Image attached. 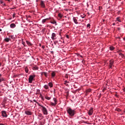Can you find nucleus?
<instances>
[{
  "mask_svg": "<svg viewBox=\"0 0 125 125\" xmlns=\"http://www.w3.org/2000/svg\"><path fill=\"white\" fill-rule=\"evenodd\" d=\"M67 113H68L69 116L71 117H74L76 115V109H73L71 107L66 109Z\"/></svg>",
  "mask_w": 125,
  "mask_h": 125,
  "instance_id": "nucleus-1",
  "label": "nucleus"
},
{
  "mask_svg": "<svg viewBox=\"0 0 125 125\" xmlns=\"http://www.w3.org/2000/svg\"><path fill=\"white\" fill-rule=\"evenodd\" d=\"M38 106L42 107V111L44 115H47V109H46V108H45L43 106L41 105V104H38Z\"/></svg>",
  "mask_w": 125,
  "mask_h": 125,
  "instance_id": "nucleus-2",
  "label": "nucleus"
},
{
  "mask_svg": "<svg viewBox=\"0 0 125 125\" xmlns=\"http://www.w3.org/2000/svg\"><path fill=\"white\" fill-rule=\"evenodd\" d=\"M36 78V75H30L29 76V78L28 79V82L29 83H33V81H34V79Z\"/></svg>",
  "mask_w": 125,
  "mask_h": 125,
  "instance_id": "nucleus-3",
  "label": "nucleus"
},
{
  "mask_svg": "<svg viewBox=\"0 0 125 125\" xmlns=\"http://www.w3.org/2000/svg\"><path fill=\"white\" fill-rule=\"evenodd\" d=\"M113 64H114V61L110 60L109 62V68H110V69H113Z\"/></svg>",
  "mask_w": 125,
  "mask_h": 125,
  "instance_id": "nucleus-4",
  "label": "nucleus"
},
{
  "mask_svg": "<svg viewBox=\"0 0 125 125\" xmlns=\"http://www.w3.org/2000/svg\"><path fill=\"white\" fill-rule=\"evenodd\" d=\"M2 117H5V118H7V114H6V111L5 110H3L1 111Z\"/></svg>",
  "mask_w": 125,
  "mask_h": 125,
  "instance_id": "nucleus-5",
  "label": "nucleus"
},
{
  "mask_svg": "<svg viewBox=\"0 0 125 125\" xmlns=\"http://www.w3.org/2000/svg\"><path fill=\"white\" fill-rule=\"evenodd\" d=\"M93 114V108L91 107L88 111V115L91 116Z\"/></svg>",
  "mask_w": 125,
  "mask_h": 125,
  "instance_id": "nucleus-6",
  "label": "nucleus"
},
{
  "mask_svg": "<svg viewBox=\"0 0 125 125\" xmlns=\"http://www.w3.org/2000/svg\"><path fill=\"white\" fill-rule=\"evenodd\" d=\"M51 39L53 40H56V34H55V33H53L52 34Z\"/></svg>",
  "mask_w": 125,
  "mask_h": 125,
  "instance_id": "nucleus-7",
  "label": "nucleus"
},
{
  "mask_svg": "<svg viewBox=\"0 0 125 125\" xmlns=\"http://www.w3.org/2000/svg\"><path fill=\"white\" fill-rule=\"evenodd\" d=\"M25 113L26 114V115H27L28 116H31V115H32V112L28 110L25 111Z\"/></svg>",
  "mask_w": 125,
  "mask_h": 125,
  "instance_id": "nucleus-8",
  "label": "nucleus"
},
{
  "mask_svg": "<svg viewBox=\"0 0 125 125\" xmlns=\"http://www.w3.org/2000/svg\"><path fill=\"white\" fill-rule=\"evenodd\" d=\"M16 27V25L15 23H12L10 24V28H12V29H14Z\"/></svg>",
  "mask_w": 125,
  "mask_h": 125,
  "instance_id": "nucleus-9",
  "label": "nucleus"
},
{
  "mask_svg": "<svg viewBox=\"0 0 125 125\" xmlns=\"http://www.w3.org/2000/svg\"><path fill=\"white\" fill-rule=\"evenodd\" d=\"M41 5L42 7H45V5H44V1H41Z\"/></svg>",
  "mask_w": 125,
  "mask_h": 125,
  "instance_id": "nucleus-10",
  "label": "nucleus"
},
{
  "mask_svg": "<svg viewBox=\"0 0 125 125\" xmlns=\"http://www.w3.org/2000/svg\"><path fill=\"white\" fill-rule=\"evenodd\" d=\"M73 21L75 24H78L79 22H78V20L76 19V18L74 17L73 18Z\"/></svg>",
  "mask_w": 125,
  "mask_h": 125,
  "instance_id": "nucleus-11",
  "label": "nucleus"
},
{
  "mask_svg": "<svg viewBox=\"0 0 125 125\" xmlns=\"http://www.w3.org/2000/svg\"><path fill=\"white\" fill-rule=\"evenodd\" d=\"M55 75H56V73H55V71H52L51 73V76L52 78H54V77H55Z\"/></svg>",
  "mask_w": 125,
  "mask_h": 125,
  "instance_id": "nucleus-12",
  "label": "nucleus"
},
{
  "mask_svg": "<svg viewBox=\"0 0 125 125\" xmlns=\"http://www.w3.org/2000/svg\"><path fill=\"white\" fill-rule=\"evenodd\" d=\"M42 76H45V77H47V73L46 72H42L41 73Z\"/></svg>",
  "mask_w": 125,
  "mask_h": 125,
  "instance_id": "nucleus-13",
  "label": "nucleus"
},
{
  "mask_svg": "<svg viewBox=\"0 0 125 125\" xmlns=\"http://www.w3.org/2000/svg\"><path fill=\"white\" fill-rule=\"evenodd\" d=\"M50 23H51L52 24H56V21L52 20L50 21Z\"/></svg>",
  "mask_w": 125,
  "mask_h": 125,
  "instance_id": "nucleus-14",
  "label": "nucleus"
},
{
  "mask_svg": "<svg viewBox=\"0 0 125 125\" xmlns=\"http://www.w3.org/2000/svg\"><path fill=\"white\" fill-rule=\"evenodd\" d=\"M4 41L7 42H8L10 41V39L6 38L4 39Z\"/></svg>",
  "mask_w": 125,
  "mask_h": 125,
  "instance_id": "nucleus-15",
  "label": "nucleus"
},
{
  "mask_svg": "<svg viewBox=\"0 0 125 125\" xmlns=\"http://www.w3.org/2000/svg\"><path fill=\"white\" fill-rule=\"evenodd\" d=\"M121 18V17H118L116 19V20L118 21V22H122V21L121 20V19H120Z\"/></svg>",
  "mask_w": 125,
  "mask_h": 125,
  "instance_id": "nucleus-16",
  "label": "nucleus"
},
{
  "mask_svg": "<svg viewBox=\"0 0 125 125\" xmlns=\"http://www.w3.org/2000/svg\"><path fill=\"white\" fill-rule=\"evenodd\" d=\"M48 85L49 86H50V87H52V86H53V84H52V83H48Z\"/></svg>",
  "mask_w": 125,
  "mask_h": 125,
  "instance_id": "nucleus-17",
  "label": "nucleus"
},
{
  "mask_svg": "<svg viewBox=\"0 0 125 125\" xmlns=\"http://www.w3.org/2000/svg\"><path fill=\"white\" fill-rule=\"evenodd\" d=\"M26 43L27 44H28L29 45H32V43H31V42H29L28 41H26Z\"/></svg>",
  "mask_w": 125,
  "mask_h": 125,
  "instance_id": "nucleus-18",
  "label": "nucleus"
},
{
  "mask_svg": "<svg viewBox=\"0 0 125 125\" xmlns=\"http://www.w3.org/2000/svg\"><path fill=\"white\" fill-rule=\"evenodd\" d=\"M44 88L45 89H48V88H49L48 85H45L44 86Z\"/></svg>",
  "mask_w": 125,
  "mask_h": 125,
  "instance_id": "nucleus-19",
  "label": "nucleus"
},
{
  "mask_svg": "<svg viewBox=\"0 0 125 125\" xmlns=\"http://www.w3.org/2000/svg\"><path fill=\"white\" fill-rule=\"evenodd\" d=\"M25 71L26 73H29V69H28L27 67L25 68Z\"/></svg>",
  "mask_w": 125,
  "mask_h": 125,
  "instance_id": "nucleus-20",
  "label": "nucleus"
},
{
  "mask_svg": "<svg viewBox=\"0 0 125 125\" xmlns=\"http://www.w3.org/2000/svg\"><path fill=\"white\" fill-rule=\"evenodd\" d=\"M109 48L111 50H114V49H115V47H114V46H110Z\"/></svg>",
  "mask_w": 125,
  "mask_h": 125,
  "instance_id": "nucleus-21",
  "label": "nucleus"
},
{
  "mask_svg": "<svg viewBox=\"0 0 125 125\" xmlns=\"http://www.w3.org/2000/svg\"><path fill=\"white\" fill-rule=\"evenodd\" d=\"M45 99H47V100H50V97H49L45 96Z\"/></svg>",
  "mask_w": 125,
  "mask_h": 125,
  "instance_id": "nucleus-22",
  "label": "nucleus"
},
{
  "mask_svg": "<svg viewBox=\"0 0 125 125\" xmlns=\"http://www.w3.org/2000/svg\"><path fill=\"white\" fill-rule=\"evenodd\" d=\"M53 100H54L55 103H56V104H57V100H56V98H54Z\"/></svg>",
  "mask_w": 125,
  "mask_h": 125,
  "instance_id": "nucleus-23",
  "label": "nucleus"
},
{
  "mask_svg": "<svg viewBox=\"0 0 125 125\" xmlns=\"http://www.w3.org/2000/svg\"><path fill=\"white\" fill-rule=\"evenodd\" d=\"M51 104L52 106H55L56 105V103H51Z\"/></svg>",
  "mask_w": 125,
  "mask_h": 125,
  "instance_id": "nucleus-24",
  "label": "nucleus"
},
{
  "mask_svg": "<svg viewBox=\"0 0 125 125\" xmlns=\"http://www.w3.org/2000/svg\"><path fill=\"white\" fill-rule=\"evenodd\" d=\"M58 16H59V17H60V18H62L63 16L61 14H59Z\"/></svg>",
  "mask_w": 125,
  "mask_h": 125,
  "instance_id": "nucleus-25",
  "label": "nucleus"
},
{
  "mask_svg": "<svg viewBox=\"0 0 125 125\" xmlns=\"http://www.w3.org/2000/svg\"><path fill=\"white\" fill-rule=\"evenodd\" d=\"M50 19H51V18H49L45 19V20L46 21H48V20H50Z\"/></svg>",
  "mask_w": 125,
  "mask_h": 125,
  "instance_id": "nucleus-26",
  "label": "nucleus"
},
{
  "mask_svg": "<svg viewBox=\"0 0 125 125\" xmlns=\"http://www.w3.org/2000/svg\"><path fill=\"white\" fill-rule=\"evenodd\" d=\"M50 19H51V18H49L45 19V20L46 21H48V20H50Z\"/></svg>",
  "mask_w": 125,
  "mask_h": 125,
  "instance_id": "nucleus-27",
  "label": "nucleus"
},
{
  "mask_svg": "<svg viewBox=\"0 0 125 125\" xmlns=\"http://www.w3.org/2000/svg\"><path fill=\"white\" fill-rule=\"evenodd\" d=\"M90 91H91V89H88L86 90V92L87 93L90 92Z\"/></svg>",
  "mask_w": 125,
  "mask_h": 125,
  "instance_id": "nucleus-28",
  "label": "nucleus"
},
{
  "mask_svg": "<svg viewBox=\"0 0 125 125\" xmlns=\"http://www.w3.org/2000/svg\"><path fill=\"white\" fill-rule=\"evenodd\" d=\"M64 77L66 79H68V78L69 77V75L68 74H65Z\"/></svg>",
  "mask_w": 125,
  "mask_h": 125,
  "instance_id": "nucleus-29",
  "label": "nucleus"
},
{
  "mask_svg": "<svg viewBox=\"0 0 125 125\" xmlns=\"http://www.w3.org/2000/svg\"><path fill=\"white\" fill-rule=\"evenodd\" d=\"M44 32H45V28H43L42 30V33H44Z\"/></svg>",
  "mask_w": 125,
  "mask_h": 125,
  "instance_id": "nucleus-30",
  "label": "nucleus"
},
{
  "mask_svg": "<svg viewBox=\"0 0 125 125\" xmlns=\"http://www.w3.org/2000/svg\"><path fill=\"white\" fill-rule=\"evenodd\" d=\"M87 28H89H89H90V24H89V23L87 24Z\"/></svg>",
  "mask_w": 125,
  "mask_h": 125,
  "instance_id": "nucleus-31",
  "label": "nucleus"
},
{
  "mask_svg": "<svg viewBox=\"0 0 125 125\" xmlns=\"http://www.w3.org/2000/svg\"><path fill=\"white\" fill-rule=\"evenodd\" d=\"M45 22H46V21L45 19L42 20V23H45Z\"/></svg>",
  "mask_w": 125,
  "mask_h": 125,
  "instance_id": "nucleus-32",
  "label": "nucleus"
},
{
  "mask_svg": "<svg viewBox=\"0 0 125 125\" xmlns=\"http://www.w3.org/2000/svg\"><path fill=\"white\" fill-rule=\"evenodd\" d=\"M116 111H117V112H120V111H121V109H120L119 108H117V109H116Z\"/></svg>",
  "mask_w": 125,
  "mask_h": 125,
  "instance_id": "nucleus-33",
  "label": "nucleus"
},
{
  "mask_svg": "<svg viewBox=\"0 0 125 125\" xmlns=\"http://www.w3.org/2000/svg\"><path fill=\"white\" fill-rule=\"evenodd\" d=\"M64 82H65L64 84H66V83H69V82L67 81H65Z\"/></svg>",
  "mask_w": 125,
  "mask_h": 125,
  "instance_id": "nucleus-34",
  "label": "nucleus"
},
{
  "mask_svg": "<svg viewBox=\"0 0 125 125\" xmlns=\"http://www.w3.org/2000/svg\"><path fill=\"white\" fill-rule=\"evenodd\" d=\"M3 81V78L0 79V83H1Z\"/></svg>",
  "mask_w": 125,
  "mask_h": 125,
  "instance_id": "nucleus-35",
  "label": "nucleus"
},
{
  "mask_svg": "<svg viewBox=\"0 0 125 125\" xmlns=\"http://www.w3.org/2000/svg\"><path fill=\"white\" fill-rule=\"evenodd\" d=\"M34 102H36V103H37V104H39V103L38 102H37V101L36 100H33Z\"/></svg>",
  "mask_w": 125,
  "mask_h": 125,
  "instance_id": "nucleus-36",
  "label": "nucleus"
},
{
  "mask_svg": "<svg viewBox=\"0 0 125 125\" xmlns=\"http://www.w3.org/2000/svg\"><path fill=\"white\" fill-rule=\"evenodd\" d=\"M34 68H35L36 70H38L39 69V67L35 66L34 67Z\"/></svg>",
  "mask_w": 125,
  "mask_h": 125,
  "instance_id": "nucleus-37",
  "label": "nucleus"
},
{
  "mask_svg": "<svg viewBox=\"0 0 125 125\" xmlns=\"http://www.w3.org/2000/svg\"><path fill=\"white\" fill-rule=\"evenodd\" d=\"M66 96H69V92L66 93Z\"/></svg>",
  "mask_w": 125,
  "mask_h": 125,
  "instance_id": "nucleus-38",
  "label": "nucleus"
},
{
  "mask_svg": "<svg viewBox=\"0 0 125 125\" xmlns=\"http://www.w3.org/2000/svg\"><path fill=\"white\" fill-rule=\"evenodd\" d=\"M41 98L42 100H44V98H43V97H41Z\"/></svg>",
  "mask_w": 125,
  "mask_h": 125,
  "instance_id": "nucleus-39",
  "label": "nucleus"
},
{
  "mask_svg": "<svg viewBox=\"0 0 125 125\" xmlns=\"http://www.w3.org/2000/svg\"><path fill=\"white\" fill-rule=\"evenodd\" d=\"M44 47H45L44 45H42V48L43 49H44Z\"/></svg>",
  "mask_w": 125,
  "mask_h": 125,
  "instance_id": "nucleus-40",
  "label": "nucleus"
},
{
  "mask_svg": "<svg viewBox=\"0 0 125 125\" xmlns=\"http://www.w3.org/2000/svg\"><path fill=\"white\" fill-rule=\"evenodd\" d=\"M66 37L67 39H69V35H66Z\"/></svg>",
  "mask_w": 125,
  "mask_h": 125,
  "instance_id": "nucleus-41",
  "label": "nucleus"
},
{
  "mask_svg": "<svg viewBox=\"0 0 125 125\" xmlns=\"http://www.w3.org/2000/svg\"><path fill=\"white\" fill-rule=\"evenodd\" d=\"M3 102H6V99H4L3 100Z\"/></svg>",
  "mask_w": 125,
  "mask_h": 125,
  "instance_id": "nucleus-42",
  "label": "nucleus"
},
{
  "mask_svg": "<svg viewBox=\"0 0 125 125\" xmlns=\"http://www.w3.org/2000/svg\"><path fill=\"white\" fill-rule=\"evenodd\" d=\"M120 55H122V56H124V54H122V53H120Z\"/></svg>",
  "mask_w": 125,
  "mask_h": 125,
  "instance_id": "nucleus-43",
  "label": "nucleus"
},
{
  "mask_svg": "<svg viewBox=\"0 0 125 125\" xmlns=\"http://www.w3.org/2000/svg\"><path fill=\"white\" fill-rule=\"evenodd\" d=\"M0 1V2H1V3H3V1L1 0V1Z\"/></svg>",
  "mask_w": 125,
  "mask_h": 125,
  "instance_id": "nucleus-44",
  "label": "nucleus"
},
{
  "mask_svg": "<svg viewBox=\"0 0 125 125\" xmlns=\"http://www.w3.org/2000/svg\"><path fill=\"white\" fill-rule=\"evenodd\" d=\"M112 25H113V26H115L116 25V23L114 22L112 24Z\"/></svg>",
  "mask_w": 125,
  "mask_h": 125,
  "instance_id": "nucleus-45",
  "label": "nucleus"
},
{
  "mask_svg": "<svg viewBox=\"0 0 125 125\" xmlns=\"http://www.w3.org/2000/svg\"><path fill=\"white\" fill-rule=\"evenodd\" d=\"M40 97H41V98H42V94H40Z\"/></svg>",
  "mask_w": 125,
  "mask_h": 125,
  "instance_id": "nucleus-46",
  "label": "nucleus"
},
{
  "mask_svg": "<svg viewBox=\"0 0 125 125\" xmlns=\"http://www.w3.org/2000/svg\"><path fill=\"white\" fill-rule=\"evenodd\" d=\"M7 0V1H9L10 2V1H11V0Z\"/></svg>",
  "mask_w": 125,
  "mask_h": 125,
  "instance_id": "nucleus-47",
  "label": "nucleus"
},
{
  "mask_svg": "<svg viewBox=\"0 0 125 125\" xmlns=\"http://www.w3.org/2000/svg\"><path fill=\"white\" fill-rule=\"evenodd\" d=\"M24 44H25V42H22V44H23V45Z\"/></svg>",
  "mask_w": 125,
  "mask_h": 125,
  "instance_id": "nucleus-48",
  "label": "nucleus"
},
{
  "mask_svg": "<svg viewBox=\"0 0 125 125\" xmlns=\"http://www.w3.org/2000/svg\"><path fill=\"white\" fill-rule=\"evenodd\" d=\"M37 91H38V92H40V90H39V89L37 90Z\"/></svg>",
  "mask_w": 125,
  "mask_h": 125,
  "instance_id": "nucleus-49",
  "label": "nucleus"
},
{
  "mask_svg": "<svg viewBox=\"0 0 125 125\" xmlns=\"http://www.w3.org/2000/svg\"><path fill=\"white\" fill-rule=\"evenodd\" d=\"M56 42H54L55 44H56Z\"/></svg>",
  "mask_w": 125,
  "mask_h": 125,
  "instance_id": "nucleus-50",
  "label": "nucleus"
},
{
  "mask_svg": "<svg viewBox=\"0 0 125 125\" xmlns=\"http://www.w3.org/2000/svg\"><path fill=\"white\" fill-rule=\"evenodd\" d=\"M1 66V63L0 62V67Z\"/></svg>",
  "mask_w": 125,
  "mask_h": 125,
  "instance_id": "nucleus-51",
  "label": "nucleus"
},
{
  "mask_svg": "<svg viewBox=\"0 0 125 125\" xmlns=\"http://www.w3.org/2000/svg\"><path fill=\"white\" fill-rule=\"evenodd\" d=\"M1 95H2L1 94H0V96H1Z\"/></svg>",
  "mask_w": 125,
  "mask_h": 125,
  "instance_id": "nucleus-52",
  "label": "nucleus"
},
{
  "mask_svg": "<svg viewBox=\"0 0 125 125\" xmlns=\"http://www.w3.org/2000/svg\"><path fill=\"white\" fill-rule=\"evenodd\" d=\"M36 1H37V2H38V0H36Z\"/></svg>",
  "mask_w": 125,
  "mask_h": 125,
  "instance_id": "nucleus-53",
  "label": "nucleus"
},
{
  "mask_svg": "<svg viewBox=\"0 0 125 125\" xmlns=\"http://www.w3.org/2000/svg\"><path fill=\"white\" fill-rule=\"evenodd\" d=\"M0 31H1V29H0Z\"/></svg>",
  "mask_w": 125,
  "mask_h": 125,
  "instance_id": "nucleus-54",
  "label": "nucleus"
},
{
  "mask_svg": "<svg viewBox=\"0 0 125 125\" xmlns=\"http://www.w3.org/2000/svg\"><path fill=\"white\" fill-rule=\"evenodd\" d=\"M66 85H68V84H66Z\"/></svg>",
  "mask_w": 125,
  "mask_h": 125,
  "instance_id": "nucleus-55",
  "label": "nucleus"
}]
</instances>
